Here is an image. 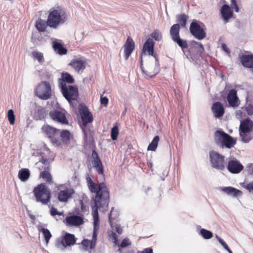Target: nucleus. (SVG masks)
<instances>
[{"label":"nucleus","instance_id":"obj_1","mask_svg":"<svg viewBox=\"0 0 253 253\" xmlns=\"http://www.w3.org/2000/svg\"><path fill=\"white\" fill-rule=\"evenodd\" d=\"M86 181L90 191L91 193H96L94 199V204L92 206L93 218V233L98 234L100 224L98 210L100 208L108 207L109 202V192L104 182L97 185L88 176L86 177Z\"/></svg>","mask_w":253,"mask_h":253},{"label":"nucleus","instance_id":"obj_2","mask_svg":"<svg viewBox=\"0 0 253 253\" xmlns=\"http://www.w3.org/2000/svg\"><path fill=\"white\" fill-rule=\"evenodd\" d=\"M79 112L83 124L82 129L84 134V142L87 144L88 143L93 141V132L90 129L85 128L88 123H90L93 122V116L86 106L80 107L79 108Z\"/></svg>","mask_w":253,"mask_h":253},{"label":"nucleus","instance_id":"obj_3","mask_svg":"<svg viewBox=\"0 0 253 253\" xmlns=\"http://www.w3.org/2000/svg\"><path fill=\"white\" fill-rule=\"evenodd\" d=\"M33 193L37 202L47 205L50 201L51 192L45 183H42L36 186Z\"/></svg>","mask_w":253,"mask_h":253},{"label":"nucleus","instance_id":"obj_4","mask_svg":"<svg viewBox=\"0 0 253 253\" xmlns=\"http://www.w3.org/2000/svg\"><path fill=\"white\" fill-rule=\"evenodd\" d=\"M214 140L216 145L223 148H231L236 143V139L223 130H218L214 133Z\"/></svg>","mask_w":253,"mask_h":253},{"label":"nucleus","instance_id":"obj_5","mask_svg":"<svg viewBox=\"0 0 253 253\" xmlns=\"http://www.w3.org/2000/svg\"><path fill=\"white\" fill-rule=\"evenodd\" d=\"M42 131L50 138L56 146L60 144V141L63 140V130L60 131L48 125H44L42 126Z\"/></svg>","mask_w":253,"mask_h":253},{"label":"nucleus","instance_id":"obj_6","mask_svg":"<svg viewBox=\"0 0 253 253\" xmlns=\"http://www.w3.org/2000/svg\"><path fill=\"white\" fill-rule=\"evenodd\" d=\"M253 130V122L249 118L243 120L241 122L239 127V132L242 140L246 143L249 142L252 137L251 132Z\"/></svg>","mask_w":253,"mask_h":253},{"label":"nucleus","instance_id":"obj_7","mask_svg":"<svg viewBox=\"0 0 253 253\" xmlns=\"http://www.w3.org/2000/svg\"><path fill=\"white\" fill-rule=\"evenodd\" d=\"M35 94L42 100L49 98L51 95V88L49 84L46 81L42 82L36 88Z\"/></svg>","mask_w":253,"mask_h":253},{"label":"nucleus","instance_id":"obj_8","mask_svg":"<svg viewBox=\"0 0 253 253\" xmlns=\"http://www.w3.org/2000/svg\"><path fill=\"white\" fill-rule=\"evenodd\" d=\"M224 156L212 151L210 152V162L212 167L218 170H223L225 168L226 163Z\"/></svg>","mask_w":253,"mask_h":253},{"label":"nucleus","instance_id":"obj_9","mask_svg":"<svg viewBox=\"0 0 253 253\" xmlns=\"http://www.w3.org/2000/svg\"><path fill=\"white\" fill-rule=\"evenodd\" d=\"M189 31L191 35L199 40H202L206 37V33L204 28L200 25L199 22L196 20H193L191 22Z\"/></svg>","mask_w":253,"mask_h":253},{"label":"nucleus","instance_id":"obj_10","mask_svg":"<svg viewBox=\"0 0 253 253\" xmlns=\"http://www.w3.org/2000/svg\"><path fill=\"white\" fill-rule=\"evenodd\" d=\"M86 59L84 57L73 59L69 65L78 72H83L86 68Z\"/></svg>","mask_w":253,"mask_h":253},{"label":"nucleus","instance_id":"obj_11","mask_svg":"<svg viewBox=\"0 0 253 253\" xmlns=\"http://www.w3.org/2000/svg\"><path fill=\"white\" fill-rule=\"evenodd\" d=\"M61 19L60 13L57 10L51 11L47 19V25L53 28H56L59 24Z\"/></svg>","mask_w":253,"mask_h":253},{"label":"nucleus","instance_id":"obj_12","mask_svg":"<svg viewBox=\"0 0 253 253\" xmlns=\"http://www.w3.org/2000/svg\"><path fill=\"white\" fill-rule=\"evenodd\" d=\"M78 96V90L76 86L69 85L64 84V97L70 102L72 100H76Z\"/></svg>","mask_w":253,"mask_h":253},{"label":"nucleus","instance_id":"obj_13","mask_svg":"<svg viewBox=\"0 0 253 253\" xmlns=\"http://www.w3.org/2000/svg\"><path fill=\"white\" fill-rule=\"evenodd\" d=\"M155 42L152 39L149 38L144 43L143 49L142 51V53L141 54V62H142V56L143 55H149L153 56L154 54V47Z\"/></svg>","mask_w":253,"mask_h":253},{"label":"nucleus","instance_id":"obj_14","mask_svg":"<svg viewBox=\"0 0 253 253\" xmlns=\"http://www.w3.org/2000/svg\"><path fill=\"white\" fill-rule=\"evenodd\" d=\"M227 100L229 105L234 108L237 107L240 104V101L237 96V90L235 89L229 90L227 96Z\"/></svg>","mask_w":253,"mask_h":253},{"label":"nucleus","instance_id":"obj_15","mask_svg":"<svg viewBox=\"0 0 253 253\" xmlns=\"http://www.w3.org/2000/svg\"><path fill=\"white\" fill-rule=\"evenodd\" d=\"M124 48L125 58L126 60H127L135 48V43L131 37L127 38Z\"/></svg>","mask_w":253,"mask_h":253},{"label":"nucleus","instance_id":"obj_16","mask_svg":"<svg viewBox=\"0 0 253 253\" xmlns=\"http://www.w3.org/2000/svg\"><path fill=\"white\" fill-rule=\"evenodd\" d=\"M66 224L67 225L79 226L84 223V218L78 215H71L66 217Z\"/></svg>","mask_w":253,"mask_h":253},{"label":"nucleus","instance_id":"obj_17","mask_svg":"<svg viewBox=\"0 0 253 253\" xmlns=\"http://www.w3.org/2000/svg\"><path fill=\"white\" fill-rule=\"evenodd\" d=\"M243 168V166L238 161H230L227 166L228 170L232 173H238Z\"/></svg>","mask_w":253,"mask_h":253},{"label":"nucleus","instance_id":"obj_18","mask_svg":"<svg viewBox=\"0 0 253 253\" xmlns=\"http://www.w3.org/2000/svg\"><path fill=\"white\" fill-rule=\"evenodd\" d=\"M114 208H112L109 216V221L111 228L116 231L119 234L122 233L123 230L120 224L117 223V220L113 216Z\"/></svg>","mask_w":253,"mask_h":253},{"label":"nucleus","instance_id":"obj_19","mask_svg":"<svg viewBox=\"0 0 253 253\" xmlns=\"http://www.w3.org/2000/svg\"><path fill=\"white\" fill-rule=\"evenodd\" d=\"M240 60L244 67L253 69V54L242 55L240 56Z\"/></svg>","mask_w":253,"mask_h":253},{"label":"nucleus","instance_id":"obj_20","mask_svg":"<svg viewBox=\"0 0 253 253\" xmlns=\"http://www.w3.org/2000/svg\"><path fill=\"white\" fill-rule=\"evenodd\" d=\"M211 110L215 118L222 117L225 112L222 104L219 102H216L213 104L211 107Z\"/></svg>","mask_w":253,"mask_h":253},{"label":"nucleus","instance_id":"obj_21","mask_svg":"<svg viewBox=\"0 0 253 253\" xmlns=\"http://www.w3.org/2000/svg\"><path fill=\"white\" fill-rule=\"evenodd\" d=\"M76 144L73 135L68 130H64V145H67L70 148L75 146Z\"/></svg>","mask_w":253,"mask_h":253},{"label":"nucleus","instance_id":"obj_22","mask_svg":"<svg viewBox=\"0 0 253 253\" xmlns=\"http://www.w3.org/2000/svg\"><path fill=\"white\" fill-rule=\"evenodd\" d=\"M221 15L224 20L228 22L230 18L233 16V11L230 7L227 4H224L220 10Z\"/></svg>","mask_w":253,"mask_h":253},{"label":"nucleus","instance_id":"obj_23","mask_svg":"<svg viewBox=\"0 0 253 253\" xmlns=\"http://www.w3.org/2000/svg\"><path fill=\"white\" fill-rule=\"evenodd\" d=\"M97 234L93 233L91 240L84 239L82 241V244L86 250L88 248L93 249L95 248L97 241Z\"/></svg>","mask_w":253,"mask_h":253},{"label":"nucleus","instance_id":"obj_24","mask_svg":"<svg viewBox=\"0 0 253 253\" xmlns=\"http://www.w3.org/2000/svg\"><path fill=\"white\" fill-rule=\"evenodd\" d=\"M50 118L54 122L61 124H63V113L59 111H50L49 114Z\"/></svg>","mask_w":253,"mask_h":253},{"label":"nucleus","instance_id":"obj_25","mask_svg":"<svg viewBox=\"0 0 253 253\" xmlns=\"http://www.w3.org/2000/svg\"><path fill=\"white\" fill-rule=\"evenodd\" d=\"M221 190L227 194L233 197H238L242 195V192L241 191L230 186L223 187L222 188Z\"/></svg>","mask_w":253,"mask_h":253},{"label":"nucleus","instance_id":"obj_26","mask_svg":"<svg viewBox=\"0 0 253 253\" xmlns=\"http://www.w3.org/2000/svg\"><path fill=\"white\" fill-rule=\"evenodd\" d=\"M76 242V238L74 235L68 233L64 235V248L67 246H73Z\"/></svg>","mask_w":253,"mask_h":253},{"label":"nucleus","instance_id":"obj_27","mask_svg":"<svg viewBox=\"0 0 253 253\" xmlns=\"http://www.w3.org/2000/svg\"><path fill=\"white\" fill-rule=\"evenodd\" d=\"M53 193L55 196H57V198L60 201H63V185L62 184H55Z\"/></svg>","mask_w":253,"mask_h":253},{"label":"nucleus","instance_id":"obj_28","mask_svg":"<svg viewBox=\"0 0 253 253\" xmlns=\"http://www.w3.org/2000/svg\"><path fill=\"white\" fill-rule=\"evenodd\" d=\"M75 191L72 187H66L64 188V203L68 202L71 199H73Z\"/></svg>","mask_w":253,"mask_h":253},{"label":"nucleus","instance_id":"obj_29","mask_svg":"<svg viewBox=\"0 0 253 253\" xmlns=\"http://www.w3.org/2000/svg\"><path fill=\"white\" fill-rule=\"evenodd\" d=\"M180 27L179 24H175L171 27L169 33L172 40L175 39V38H177L180 37Z\"/></svg>","mask_w":253,"mask_h":253},{"label":"nucleus","instance_id":"obj_30","mask_svg":"<svg viewBox=\"0 0 253 253\" xmlns=\"http://www.w3.org/2000/svg\"><path fill=\"white\" fill-rule=\"evenodd\" d=\"M18 176L22 181H25L30 176V170L28 169H21L18 172Z\"/></svg>","mask_w":253,"mask_h":253},{"label":"nucleus","instance_id":"obj_31","mask_svg":"<svg viewBox=\"0 0 253 253\" xmlns=\"http://www.w3.org/2000/svg\"><path fill=\"white\" fill-rule=\"evenodd\" d=\"M188 16L185 14H180L176 16V21L180 25V27H185Z\"/></svg>","mask_w":253,"mask_h":253},{"label":"nucleus","instance_id":"obj_32","mask_svg":"<svg viewBox=\"0 0 253 253\" xmlns=\"http://www.w3.org/2000/svg\"><path fill=\"white\" fill-rule=\"evenodd\" d=\"M47 26V21L42 19H39L35 23V27L39 32L45 31Z\"/></svg>","mask_w":253,"mask_h":253},{"label":"nucleus","instance_id":"obj_33","mask_svg":"<svg viewBox=\"0 0 253 253\" xmlns=\"http://www.w3.org/2000/svg\"><path fill=\"white\" fill-rule=\"evenodd\" d=\"M40 177L42 178L44 181L49 184H51L53 182L52 175L47 170L41 171L40 174Z\"/></svg>","mask_w":253,"mask_h":253},{"label":"nucleus","instance_id":"obj_34","mask_svg":"<svg viewBox=\"0 0 253 253\" xmlns=\"http://www.w3.org/2000/svg\"><path fill=\"white\" fill-rule=\"evenodd\" d=\"M52 47L56 53L60 55H63V46L61 43L58 42L57 41H53Z\"/></svg>","mask_w":253,"mask_h":253},{"label":"nucleus","instance_id":"obj_35","mask_svg":"<svg viewBox=\"0 0 253 253\" xmlns=\"http://www.w3.org/2000/svg\"><path fill=\"white\" fill-rule=\"evenodd\" d=\"M160 140V137L158 135H156L154 137L152 142L149 145L147 150L148 151H154L157 148L158 142Z\"/></svg>","mask_w":253,"mask_h":253},{"label":"nucleus","instance_id":"obj_36","mask_svg":"<svg viewBox=\"0 0 253 253\" xmlns=\"http://www.w3.org/2000/svg\"><path fill=\"white\" fill-rule=\"evenodd\" d=\"M93 165L98 174L104 175L103 166L101 160L93 162Z\"/></svg>","mask_w":253,"mask_h":253},{"label":"nucleus","instance_id":"obj_37","mask_svg":"<svg viewBox=\"0 0 253 253\" xmlns=\"http://www.w3.org/2000/svg\"><path fill=\"white\" fill-rule=\"evenodd\" d=\"M32 56L34 59H36L40 63H42L44 61L43 53L41 52L34 51H32Z\"/></svg>","mask_w":253,"mask_h":253},{"label":"nucleus","instance_id":"obj_38","mask_svg":"<svg viewBox=\"0 0 253 253\" xmlns=\"http://www.w3.org/2000/svg\"><path fill=\"white\" fill-rule=\"evenodd\" d=\"M39 230L40 231L42 232L45 239L46 244L47 245L50 239L52 237L51 234L50 233L49 230L44 228H42L41 230Z\"/></svg>","mask_w":253,"mask_h":253},{"label":"nucleus","instance_id":"obj_39","mask_svg":"<svg viewBox=\"0 0 253 253\" xmlns=\"http://www.w3.org/2000/svg\"><path fill=\"white\" fill-rule=\"evenodd\" d=\"M173 41L175 42L182 49H186L188 47V43L186 41L180 39V37Z\"/></svg>","mask_w":253,"mask_h":253},{"label":"nucleus","instance_id":"obj_40","mask_svg":"<svg viewBox=\"0 0 253 253\" xmlns=\"http://www.w3.org/2000/svg\"><path fill=\"white\" fill-rule=\"evenodd\" d=\"M200 234L205 239H210L213 237V234L211 231L204 228L200 230Z\"/></svg>","mask_w":253,"mask_h":253},{"label":"nucleus","instance_id":"obj_41","mask_svg":"<svg viewBox=\"0 0 253 253\" xmlns=\"http://www.w3.org/2000/svg\"><path fill=\"white\" fill-rule=\"evenodd\" d=\"M151 39H154L157 41H160L162 39V35L161 32L157 30H155L150 35Z\"/></svg>","mask_w":253,"mask_h":253},{"label":"nucleus","instance_id":"obj_42","mask_svg":"<svg viewBox=\"0 0 253 253\" xmlns=\"http://www.w3.org/2000/svg\"><path fill=\"white\" fill-rule=\"evenodd\" d=\"M119 135V128L117 125L114 126L111 130V137L113 140H116Z\"/></svg>","mask_w":253,"mask_h":253},{"label":"nucleus","instance_id":"obj_43","mask_svg":"<svg viewBox=\"0 0 253 253\" xmlns=\"http://www.w3.org/2000/svg\"><path fill=\"white\" fill-rule=\"evenodd\" d=\"M190 44L192 47L197 49L198 51H203L204 50L203 45L199 42L193 41L191 42Z\"/></svg>","mask_w":253,"mask_h":253},{"label":"nucleus","instance_id":"obj_44","mask_svg":"<svg viewBox=\"0 0 253 253\" xmlns=\"http://www.w3.org/2000/svg\"><path fill=\"white\" fill-rule=\"evenodd\" d=\"M7 118L10 125H13L15 124V118L13 110L10 109L8 110Z\"/></svg>","mask_w":253,"mask_h":253},{"label":"nucleus","instance_id":"obj_45","mask_svg":"<svg viewBox=\"0 0 253 253\" xmlns=\"http://www.w3.org/2000/svg\"><path fill=\"white\" fill-rule=\"evenodd\" d=\"M75 80L73 77L68 72H64V83L73 84Z\"/></svg>","mask_w":253,"mask_h":253},{"label":"nucleus","instance_id":"obj_46","mask_svg":"<svg viewBox=\"0 0 253 253\" xmlns=\"http://www.w3.org/2000/svg\"><path fill=\"white\" fill-rule=\"evenodd\" d=\"M56 247L61 250L62 251L63 250V236H61L58 238L56 241Z\"/></svg>","mask_w":253,"mask_h":253},{"label":"nucleus","instance_id":"obj_47","mask_svg":"<svg viewBox=\"0 0 253 253\" xmlns=\"http://www.w3.org/2000/svg\"><path fill=\"white\" fill-rule=\"evenodd\" d=\"M216 237L218 242L223 247L225 250H226L229 253H233L226 243L221 238L219 237L218 236H216Z\"/></svg>","mask_w":253,"mask_h":253},{"label":"nucleus","instance_id":"obj_48","mask_svg":"<svg viewBox=\"0 0 253 253\" xmlns=\"http://www.w3.org/2000/svg\"><path fill=\"white\" fill-rule=\"evenodd\" d=\"M108 236L110 239H112L115 244L118 242V237L114 231H110L108 232Z\"/></svg>","mask_w":253,"mask_h":253},{"label":"nucleus","instance_id":"obj_49","mask_svg":"<svg viewBox=\"0 0 253 253\" xmlns=\"http://www.w3.org/2000/svg\"><path fill=\"white\" fill-rule=\"evenodd\" d=\"M130 245L131 243L129 240L128 239L125 238L123 240L120 246L121 248H124L127 246H130Z\"/></svg>","mask_w":253,"mask_h":253},{"label":"nucleus","instance_id":"obj_50","mask_svg":"<svg viewBox=\"0 0 253 253\" xmlns=\"http://www.w3.org/2000/svg\"><path fill=\"white\" fill-rule=\"evenodd\" d=\"M59 85L61 92L63 95V72L61 74V77L59 79Z\"/></svg>","mask_w":253,"mask_h":253},{"label":"nucleus","instance_id":"obj_51","mask_svg":"<svg viewBox=\"0 0 253 253\" xmlns=\"http://www.w3.org/2000/svg\"><path fill=\"white\" fill-rule=\"evenodd\" d=\"M50 214L51 215L54 216L56 215H62L63 212H58L57 211V209L52 207L50 209Z\"/></svg>","mask_w":253,"mask_h":253},{"label":"nucleus","instance_id":"obj_52","mask_svg":"<svg viewBox=\"0 0 253 253\" xmlns=\"http://www.w3.org/2000/svg\"><path fill=\"white\" fill-rule=\"evenodd\" d=\"M109 100L107 97H104L103 95L100 96V102L101 105L106 106L108 104Z\"/></svg>","mask_w":253,"mask_h":253},{"label":"nucleus","instance_id":"obj_53","mask_svg":"<svg viewBox=\"0 0 253 253\" xmlns=\"http://www.w3.org/2000/svg\"><path fill=\"white\" fill-rule=\"evenodd\" d=\"M80 204L81 205V211L83 212H85L86 211H88V208L84 204L83 201L82 200H80Z\"/></svg>","mask_w":253,"mask_h":253},{"label":"nucleus","instance_id":"obj_54","mask_svg":"<svg viewBox=\"0 0 253 253\" xmlns=\"http://www.w3.org/2000/svg\"><path fill=\"white\" fill-rule=\"evenodd\" d=\"M92 157L93 158V162H96L99 160H101L99 158L98 155L97 153L96 152L95 150H93L92 152Z\"/></svg>","mask_w":253,"mask_h":253},{"label":"nucleus","instance_id":"obj_55","mask_svg":"<svg viewBox=\"0 0 253 253\" xmlns=\"http://www.w3.org/2000/svg\"><path fill=\"white\" fill-rule=\"evenodd\" d=\"M246 110L248 115H252L253 114V106L251 104L246 107Z\"/></svg>","mask_w":253,"mask_h":253},{"label":"nucleus","instance_id":"obj_56","mask_svg":"<svg viewBox=\"0 0 253 253\" xmlns=\"http://www.w3.org/2000/svg\"><path fill=\"white\" fill-rule=\"evenodd\" d=\"M231 6L235 9L236 12H238L239 11V8L237 5L236 0H231Z\"/></svg>","mask_w":253,"mask_h":253},{"label":"nucleus","instance_id":"obj_57","mask_svg":"<svg viewBox=\"0 0 253 253\" xmlns=\"http://www.w3.org/2000/svg\"><path fill=\"white\" fill-rule=\"evenodd\" d=\"M246 188L250 192H253V181L247 184Z\"/></svg>","mask_w":253,"mask_h":253},{"label":"nucleus","instance_id":"obj_58","mask_svg":"<svg viewBox=\"0 0 253 253\" xmlns=\"http://www.w3.org/2000/svg\"><path fill=\"white\" fill-rule=\"evenodd\" d=\"M137 253H153V249L151 248L144 249L142 251H138Z\"/></svg>","mask_w":253,"mask_h":253},{"label":"nucleus","instance_id":"obj_59","mask_svg":"<svg viewBox=\"0 0 253 253\" xmlns=\"http://www.w3.org/2000/svg\"><path fill=\"white\" fill-rule=\"evenodd\" d=\"M118 251L120 253H133V252L132 250H126L121 248L118 249Z\"/></svg>","mask_w":253,"mask_h":253},{"label":"nucleus","instance_id":"obj_60","mask_svg":"<svg viewBox=\"0 0 253 253\" xmlns=\"http://www.w3.org/2000/svg\"><path fill=\"white\" fill-rule=\"evenodd\" d=\"M39 163H41L44 165H45V166L46 167H48V161L46 159H44L43 158H42L39 161Z\"/></svg>","mask_w":253,"mask_h":253},{"label":"nucleus","instance_id":"obj_61","mask_svg":"<svg viewBox=\"0 0 253 253\" xmlns=\"http://www.w3.org/2000/svg\"><path fill=\"white\" fill-rule=\"evenodd\" d=\"M222 48H223V49L226 52H228V53H229L230 52V50L229 49V48L227 47V46L225 44H223L222 45Z\"/></svg>","mask_w":253,"mask_h":253},{"label":"nucleus","instance_id":"obj_62","mask_svg":"<svg viewBox=\"0 0 253 253\" xmlns=\"http://www.w3.org/2000/svg\"><path fill=\"white\" fill-rule=\"evenodd\" d=\"M68 122L66 118L65 117V116L64 115V124H68Z\"/></svg>","mask_w":253,"mask_h":253},{"label":"nucleus","instance_id":"obj_63","mask_svg":"<svg viewBox=\"0 0 253 253\" xmlns=\"http://www.w3.org/2000/svg\"><path fill=\"white\" fill-rule=\"evenodd\" d=\"M67 52V49L64 48V55L66 54Z\"/></svg>","mask_w":253,"mask_h":253},{"label":"nucleus","instance_id":"obj_64","mask_svg":"<svg viewBox=\"0 0 253 253\" xmlns=\"http://www.w3.org/2000/svg\"><path fill=\"white\" fill-rule=\"evenodd\" d=\"M5 1H9L10 2H13V0H4Z\"/></svg>","mask_w":253,"mask_h":253}]
</instances>
